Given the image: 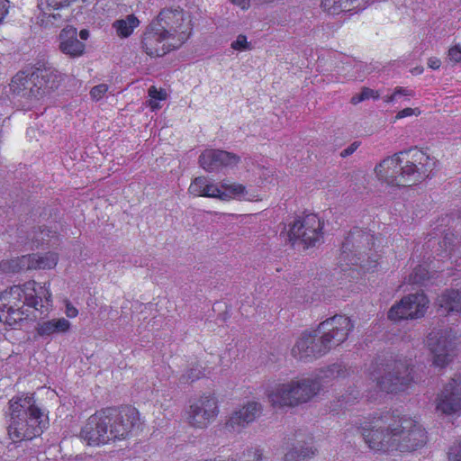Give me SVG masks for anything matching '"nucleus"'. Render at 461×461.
I'll list each match as a JSON object with an SVG mask.
<instances>
[{
    "label": "nucleus",
    "instance_id": "nucleus-6",
    "mask_svg": "<svg viewBox=\"0 0 461 461\" xmlns=\"http://www.w3.org/2000/svg\"><path fill=\"white\" fill-rule=\"evenodd\" d=\"M62 75L51 66L36 68L32 73H17L10 84L11 90L26 99V106H33L39 100L59 86Z\"/></svg>",
    "mask_w": 461,
    "mask_h": 461
},
{
    "label": "nucleus",
    "instance_id": "nucleus-11",
    "mask_svg": "<svg viewBox=\"0 0 461 461\" xmlns=\"http://www.w3.org/2000/svg\"><path fill=\"white\" fill-rule=\"evenodd\" d=\"M351 320L344 315H335L320 323L317 332L321 333V343L329 351L343 343L353 329ZM316 333V331H314Z\"/></svg>",
    "mask_w": 461,
    "mask_h": 461
},
{
    "label": "nucleus",
    "instance_id": "nucleus-19",
    "mask_svg": "<svg viewBox=\"0 0 461 461\" xmlns=\"http://www.w3.org/2000/svg\"><path fill=\"white\" fill-rule=\"evenodd\" d=\"M263 406L260 402H248L239 409L232 411L225 423L228 430L240 432L249 424L254 422L260 416Z\"/></svg>",
    "mask_w": 461,
    "mask_h": 461
},
{
    "label": "nucleus",
    "instance_id": "nucleus-49",
    "mask_svg": "<svg viewBox=\"0 0 461 461\" xmlns=\"http://www.w3.org/2000/svg\"><path fill=\"white\" fill-rule=\"evenodd\" d=\"M429 68H433V69H437L440 67V61L439 59H430L429 60Z\"/></svg>",
    "mask_w": 461,
    "mask_h": 461
},
{
    "label": "nucleus",
    "instance_id": "nucleus-8",
    "mask_svg": "<svg viewBox=\"0 0 461 461\" xmlns=\"http://www.w3.org/2000/svg\"><path fill=\"white\" fill-rule=\"evenodd\" d=\"M374 236L361 229L355 228L342 244L339 256L340 264L360 266L370 271L377 265L379 255L372 253L375 246Z\"/></svg>",
    "mask_w": 461,
    "mask_h": 461
},
{
    "label": "nucleus",
    "instance_id": "nucleus-40",
    "mask_svg": "<svg viewBox=\"0 0 461 461\" xmlns=\"http://www.w3.org/2000/svg\"><path fill=\"white\" fill-rule=\"evenodd\" d=\"M449 59L455 62H461V46H454L448 50Z\"/></svg>",
    "mask_w": 461,
    "mask_h": 461
},
{
    "label": "nucleus",
    "instance_id": "nucleus-30",
    "mask_svg": "<svg viewBox=\"0 0 461 461\" xmlns=\"http://www.w3.org/2000/svg\"><path fill=\"white\" fill-rule=\"evenodd\" d=\"M0 269L5 273H15L22 270H30L28 256L2 260L0 262Z\"/></svg>",
    "mask_w": 461,
    "mask_h": 461
},
{
    "label": "nucleus",
    "instance_id": "nucleus-53",
    "mask_svg": "<svg viewBox=\"0 0 461 461\" xmlns=\"http://www.w3.org/2000/svg\"><path fill=\"white\" fill-rule=\"evenodd\" d=\"M384 102H386V103H393L396 100V97L394 96V94L393 93L390 95H385L384 97Z\"/></svg>",
    "mask_w": 461,
    "mask_h": 461
},
{
    "label": "nucleus",
    "instance_id": "nucleus-55",
    "mask_svg": "<svg viewBox=\"0 0 461 461\" xmlns=\"http://www.w3.org/2000/svg\"><path fill=\"white\" fill-rule=\"evenodd\" d=\"M357 396H358V393H357L353 396V398H354V399H357Z\"/></svg>",
    "mask_w": 461,
    "mask_h": 461
},
{
    "label": "nucleus",
    "instance_id": "nucleus-29",
    "mask_svg": "<svg viewBox=\"0 0 461 461\" xmlns=\"http://www.w3.org/2000/svg\"><path fill=\"white\" fill-rule=\"evenodd\" d=\"M140 23V20L134 14H128L124 18L115 20L112 27L115 30L118 37L128 38Z\"/></svg>",
    "mask_w": 461,
    "mask_h": 461
},
{
    "label": "nucleus",
    "instance_id": "nucleus-10",
    "mask_svg": "<svg viewBox=\"0 0 461 461\" xmlns=\"http://www.w3.org/2000/svg\"><path fill=\"white\" fill-rule=\"evenodd\" d=\"M323 221L313 213L296 220L290 228L289 240L294 246L303 245L304 249L314 247L322 241Z\"/></svg>",
    "mask_w": 461,
    "mask_h": 461
},
{
    "label": "nucleus",
    "instance_id": "nucleus-2",
    "mask_svg": "<svg viewBox=\"0 0 461 461\" xmlns=\"http://www.w3.org/2000/svg\"><path fill=\"white\" fill-rule=\"evenodd\" d=\"M140 427L139 411L132 406L105 408L91 415L80 431V438L89 446L123 440Z\"/></svg>",
    "mask_w": 461,
    "mask_h": 461
},
{
    "label": "nucleus",
    "instance_id": "nucleus-16",
    "mask_svg": "<svg viewBox=\"0 0 461 461\" xmlns=\"http://www.w3.org/2000/svg\"><path fill=\"white\" fill-rule=\"evenodd\" d=\"M142 49L150 57H162L172 50L180 46L175 44L157 24L153 22L147 27L142 36Z\"/></svg>",
    "mask_w": 461,
    "mask_h": 461
},
{
    "label": "nucleus",
    "instance_id": "nucleus-44",
    "mask_svg": "<svg viewBox=\"0 0 461 461\" xmlns=\"http://www.w3.org/2000/svg\"><path fill=\"white\" fill-rule=\"evenodd\" d=\"M360 94L363 96V101L370 99V98H373V99L379 98V95L377 92H375L374 90L367 88V87H364L361 90Z\"/></svg>",
    "mask_w": 461,
    "mask_h": 461
},
{
    "label": "nucleus",
    "instance_id": "nucleus-54",
    "mask_svg": "<svg viewBox=\"0 0 461 461\" xmlns=\"http://www.w3.org/2000/svg\"><path fill=\"white\" fill-rule=\"evenodd\" d=\"M140 3V2L139 1L135 8L133 7V5L130 4V7H131V10H133V11H139V10H140V7H139Z\"/></svg>",
    "mask_w": 461,
    "mask_h": 461
},
{
    "label": "nucleus",
    "instance_id": "nucleus-31",
    "mask_svg": "<svg viewBox=\"0 0 461 461\" xmlns=\"http://www.w3.org/2000/svg\"><path fill=\"white\" fill-rule=\"evenodd\" d=\"M315 451L312 446L295 447L285 455L284 461H304L305 458L312 456Z\"/></svg>",
    "mask_w": 461,
    "mask_h": 461
},
{
    "label": "nucleus",
    "instance_id": "nucleus-27",
    "mask_svg": "<svg viewBox=\"0 0 461 461\" xmlns=\"http://www.w3.org/2000/svg\"><path fill=\"white\" fill-rule=\"evenodd\" d=\"M29 268L31 269H52L59 261V256L54 252L44 254H28Z\"/></svg>",
    "mask_w": 461,
    "mask_h": 461
},
{
    "label": "nucleus",
    "instance_id": "nucleus-34",
    "mask_svg": "<svg viewBox=\"0 0 461 461\" xmlns=\"http://www.w3.org/2000/svg\"><path fill=\"white\" fill-rule=\"evenodd\" d=\"M221 183L220 185L214 184L208 180L205 185V191L203 196L210 198H217L221 200Z\"/></svg>",
    "mask_w": 461,
    "mask_h": 461
},
{
    "label": "nucleus",
    "instance_id": "nucleus-45",
    "mask_svg": "<svg viewBox=\"0 0 461 461\" xmlns=\"http://www.w3.org/2000/svg\"><path fill=\"white\" fill-rule=\"evenodd\" d=\"M56 231H51L48 229L41 230L39 235L35 237L36 242L39 245L45 240V237H53Z\"/></svg>",
    "mask_w": 461,
    "mask_h": 461
},
{
    "label": "nucleus",
    "instance_id": "nucleus-4",
    "mask_svg": "<svg viewBox=\"0 0 461 461\" xmlns=\"http://www.w3.org/2000/svg\"><path fill=\"white\" fill-rule=\"evenodd\" d=\"M436 160L414 149L395 153L375 167L377 179L390 186H411L429 176Z\"/></svg>",
    "mask_w": 461,
    "mask_h": 461
},
{
    "label": "nucleus",
    "instance_id": "nucleus-41",
    "mask_svg": "<svg viewBox=\"0 0 461 461\" xmlns=\"http://www.w3.org/2000/svg\"><path fill=\"white\" fill-rule=\"evenodd\" d=\"M393 94H394V96L396 97V99L401 96L411 97V96H413V95H414L412 90L406 88V87H402V86H397L394 89Z\"/></svg>",
    "mask_w": 461,
    "mask_h": 461
},
{
    "label": "nucleus",
    "instance_id": "nucleus-24",
    "mask_svg": "<svg viewBox=\"0 0 461 461\" xmlns=\"http://www.w3.org/2000/svg\"><path fill=\"white\" fill-rule=\"evenodd\" d=\"M71 328V323L66 318H55L39 322L36 327L37 334L42 338L65 334Z\"/></svg>",
    "mask_w": 461,
    "mask_h": 461
},
{
    "label": "nucleus",
    "instance_id": "nucleus-37",
    "mask_svg": "<svg viewBox=\"0 0 461 461\" xmlns=\"http://www.w3.org/2000/svg\"><path fill=\"white\" fill-rule=\"evenodd\" d=\"M230 46L233 50L240 51L250 50V43L248 42L247 37L243 34H240Z\"/></svg>",
    "mask_w": 461,
    "mask_h": 461
},
{
    "label": "nucleus",
    "instance_id": "nucleus-18",
    "mask_svg": "<svg viewBox=\"0 0 461 461\" xmlns=\"http://www.w3.org/2000/svg\"><path fill=\"white\" fill-rule=\"evenodd\" d=\"M94 0H41L38 4V7L41 10V14L38 16V23L44 27L59 26L63 19V15L60 13H54L58 10H62L65 7L69 6L74 2H81L87 5L93 3Z\"/></svg>",
    "mask_w": 461,
    "mask_h": 461
},
{
    "label": "nucleus",
    "instance_id": "nucleus-7",
    "mask_svg": "<svg viewBox=\"0 0 461 461\" xmlns=\"http://www.w3.org/2000/svg\"><path fill=\"white\" fill-rule=\"evenodd\" d=\"M321 390L312 376L278 383L267 390V397L273 408L294 407L309 402Z\"/></svg>",
    "mask_w": 461,
    "mask_h": 461
},
{
    "label": "nucleus",
    "instance_id": "nucleus-1",
    "mask_svg": "<svg viewBox=\"0 0 461 461\" xmlns=\"http://www.w3.org/2000/svg\"><path fill=\"white\" fill-rule=\"evenodd\" d=\"M357 429L368 447L375 452L413 451L427 440L423 428L416 420L389 411L360 423Z\"/></svg>",
    "mask_w": 461,
    "mask_h": 461
},
{
    "label": "nucleus",
    "instance_id": "nucleus-23",
    "mask_svg": "<svg viewBox=\"0 0 461 461\" xmlns=\"http://www.w3.org/2000/svg\"><path fill=\"white\" fill-rule=\"evenodd\" d=\"M221 201L236 199L253 202L259 200L258 194L254 191L248 190L245 185L240 183L223 180L221 182Z\"/></svg>",
    "mask_w": 461,
    "mask_h": 461
},
{
    "label": "nucleus",
    "instance_id": "nucleus-12",
    "mask_svg": "<svg viewBox=\"0 0 461 461\" xmlns=\"http://www.w3.org/2000/svg\"><path fill=\"white\" fill-rule=\"evenodd\" d=\"M372 378L376 380L380 390L386 393H397L404 390L412 380L409 371V365L405 361H394L387 363L384 374L377 377L372 374Z\"/></svg>",
    "mask_w": 461,
    "mask_h": 461
},
{
    "label": "nucleus",
    "instance_id": "nucleus-3",
    "mask_svg": "<svg viewBox=\"0 0 461 461\" xmlns=\"http://www.w3.org/2000/svg\"><path fill=\"white\" fill-rule=\"evenodd\" d=\"M51 302L50 284L37 285L29 281L22 285H13L0 294V321L16 328L32 317L35 311L43 307L48 309Z\"/></svg>",
    "mask_w": 461,
    "mask_h": 461
},
{
    "label": "nucleus",
    "instance_id": "nucleus-26",
    "mask_svg": "<svg viewBox=\"0 0 461 461\" xmlns=\"http://www.w3.org/2000/svg\"><path fill=\"white\" fill-rule=\"evenodd\" d=\"M348 374L347 369L340 364H334L326 368L319 370L313 376L314 381H318L321 384V390L327 386L331 381L344 377Z\"/></svg>",
    "mask_w": 461,
    "mask_h": 461
},
{
    "label": "nucleus",
    "instance_id": "nucleus-51",
    "mask_svg": "<svg viewBox=\"0 0 461 461\" xmlns=\"http://www.w3.org/2000/svg\"><path fill=\"white\" fill-rule=\"evenodd\" d=\"M158 100L150 98L149 106L151 107L152 110H156V109L159 108V104H158Z\"/></svg>",
    "mask_w": 461,
    "mask_h": 461
},
{
    "label": "nucleus",
    "instance_id": "nucleus-38",
    "mask_svg": "<svg viewBox=\"0 0 461 461\" xmlns=\"http://www.w3.org/2000/svg\"><path fill=\"white\" fill-rule=\"evenodd\" d=\"M447 456L448 461H461V439L451 446Z\"/></svg>",
    "mask_w": 461,
    "mask_h": 461
},
{
    "label": "nucleus",
    "instance_id": "nucleus-50",
    "mask_svg": "<svg viewBox=\"0 0 461 461\" xmlns=\"http://www.w3.org/2000/svg\"><path fill=\"white\" fill-rule=\"evenodd\" d=\"M350 102L353 104H357L363 102V96L361 95V94L356 95L352 96Z\"/></svg>",
    "mask_w": 461,
    "mask_h": 461
},
{
    "label": "nucleus",
    "instance_id": "nucleus-22",
    "mask_svg": "<svg viewBox=\"0 0 461 461\" xmlns=\"http://www.w3.org/2000/svg\"><path fill=\"white\" fill-rule=\"evenodd\" d=\"M86 45L77 39V31L73 26H67L59 35V50L70 57L78 58L85 52Z\"/></svg>",
    "mask_w": 461,
    "mask_h": 461
},
{
    "label": "nucleus",
    "instance_id": "nucleus-32",
    "mask_svg": "<svg viewBox=\"0 0 461 461\" xmlns=\"http://www.w3.org/2000/svg\"><path fill=\"white\" fill-rule=\"evenodd\" d=\"M208 179L204 176L195 177L189 185L188 193L194 196H203Z\"/></svg>",
    "mask_w": 461,
    "mask_h": 461
},
{
    "label": "nucleus",
    "instance_id": "nucleus-36",
    "mask_svg": "<svg viewBox=\"0 0 461 461\" xmlns=\"http://www.w3.org/2000/svg\"><path fill=\"white\" fill-rule=\"evenodd\" d=\"M108 91L109 86L106 84H100L92 87L90 90V96L92 100L98 102L105 95Z\"/></svg>",
    "mask_w": 461,
    "mask_h": 461
},
{
    "label": "nucleus",
    "instance_id": "nucleus-21",
    "mask_svg": "<svg viewBox=\"0 0 461 461\" xmlns=\"http://www.w3.org/2000/svg\"><path fill=\"white\" fill-rule=\"evenodd\" d=\"M309 332H303L292 348V355L298 359L318 357L328 352L321 338Z\"/></svg>",
    "mask_w": 461,
    "mask_h": 461
},
{
    "label": "nucleus",
    "instance_id": "nucleus-13",
    "mask_svg": "<svg viewBox=\"0 0 461 461\" xmlns=\"http://www.w3.org/2000/svg\"><path fill=\"white\" fill-rule=\"evenodd\" d=\"M456 339V334L448 329L434 330L429 334L427 344L435 366L443 367L451 360Z\"/></svg>",
    "mask_w": 461,
    "mask_h": 461
},
{
    "label": "nucleus",
    "instance_id": "nucleus-56",
    "mask_svg": "<svg viewBox=\"0 0 461 461\" xmlns=\"http://www.w3.org/2000/svg\"><path fill=\"white\" fill-rule=\"evenodd\" d=\"M344 401H345L346 402H349V399L345 397V398H344Z\"/></svg>",
    "mask_w": 461,
    "mask_h": 461
},
{
    "label": "nucleus",
    "instance_id": "nucleus-35",
    "mask_svg": "<svg viewBox=\"0 0 461 461\" xmlns=\"http://www.w3.org/2000/svg\"><path fill=\"white\" fill-rule=\"evenodd\" d=\"M203 375V371L199 366L190 368L185 374L182 375L180 381L181 383H191Z\"/></svg>",
    "mask_w": 461,
    "mask_h": 461
},
{
    "label": "nucleus",
    "instance_id": "nucleus-17",
    "mask_svg": "<svg viewBox=\"0 0 461 461\" xmlns=\"http://www.w3.org/2000/svg\"><path fill=\"white\" fill-rule=\"evenodd\" d=\"M240 161L236 154L221 149H205L199 157L200 166L207 172H226Z\"/></svg>",
    "mask_w": 461,
    "mask_h": 461
},
{
    "label": "nucleus",
    "instance_id": "nucleus-46",
    "mask_svg": "<svg viewBox=\"0 0 461 461\" xmlns=\"http://www.w3.org/2000/svg\"><path fill=\"white\" fill-rule=\"evenodd\" d=\"M9 12V1L0 0V23L5 19Z\"/></svg>",
    "mask_w": 461,
    "mask_h": 461
},
{
    "label": "nucleus",
    "instance_id": "nucleus-33",
    "mask_svg": "<svg viewBox=\"0 0 461 461\" xmlns=\"http://www.w3.org/2000/svg\"><path fill=\"white\" fill-rule=\"evenodd\" d=\"M429 278V271L422 266H418L411 274L409 282L412 284H421Z\"/></svg>",
    "mask_w": 461,
    "mask_h": 461
},
{
    "label": "nucleus",
    "instance_id": "nucleus-47",
    "mask_svg": "<svg viewBox=\"0 0 461 461\" xmlns=\"http://www.w3.org/2000/svg\"><path fill=\"white\" fill-rule=\"evenodd\" d=\"M359 147V143L355 141L353 142L352 144H350L347 149H345L342 152H341V156L342 157H347V156H349L351 155L352 153H354L357 149Z\"/></svg>",
    "mask_w": 461,
    "mask_h": 461
},
{
    "label": "nucleus",
    "instance_id": "nucleus-48",
    "mask_svg": "<svg viewBox=\"0 0 461 461\" xmlns=\"http://www.w3.org/2000/svg\"><path fill=\"white\" fill-rule=\"evenodd\" d=\"M232 4L240 6L242 10L249 7L250 0H230Z\"/></svg>",
    "mask_w": 461,
    "mask_h": 461
},
{
    "label": "nucleus",
    "instance_id": "nucleus-43",
    "mask_svg": "<svg viewBox=\"0 0 461 461\" xmlns=\"http://www.w3.org/2000/svg\"><path fill=\"white\" fill-rule=\"evenodd\" d=\"M65 313L68 318H75L78 314V310L69 302L65 301Z\"/></svg>",
    "mask_w": 461,
    "mask_h": 461
},
{
    "label": "nucleus",
    "instance_id": "nucleus-52",
    "mask_svg": "<svg viewBox=\"0 0 461 461\" xmlns=\"http://www.w3.org/2000/svg\"><path fill=\"white\" fill-rule=\"evenodd\" d=\"M79 36H80V38H81L82 40H85V41H86V40H87V39H88V37H89V32H88L87 30H86V29H83V30H81V31H80V32H79Z\"/></svg>",
    "mask_w": 461,
    "mask_h": 461
},
{
    "label": "nucleus",
    "instance_id": "nucleus-28",
    "mask_svg": "<svg viewBox=\"0 0 461 461\" xmlns=\"http://www.w3.org/2000/svg\"><path fill=\"white\" fill-rule=\"evenodd\" d=\"M437 304L447 312H461V291L451 290L442 293L437 300Z\"/></svg>",
    "mask_w": 461,
    "mask_h": 461
},
{
    "label": "nucleus",
    "instance_id": "nucleus-15",
    "mask_svg": "<svg viewBox=\"0 0 461 461\" xmlns=\"http://www.w3.org/2000/svg\"><path fill=\"white\" fill-rule=\"evenodd\" d=\"M429 306V299L423 293L408 294L393 304L388 318L392 321L419 319L425 315Z\"/></svg>",
    "mask_w": 461,
    "mask_h": 461
},
{
    "label": "nucleus",
    "instance_id": "nucleus-20",
    "mask_svg": "<svg viewBox=\"0 0 461 461\" xmlns=\"http://www.w3.org/2000/svg\"><path fill=\"white\" fill-rule=\"evenodd\" d=\"M436 409L447 415L461 411V381L452 379L437 398Z\"/></svg>",
    "mask_w": 461,
    "mask_h": 461
},
{
    "label": "nucleus",
    "instance_id": "nucleus-9",
    "mask_svg": "<svg viewBox=\"0 0 461 461\" xmlns=\"http://www.w3.org/2000/svg\"><path fill=\"white\" fill-rule=\"evenodd\" d=\"M152 22L179 46L187 41L192 32L190 15L182 9L162 10Z\"/></svg>",
    "mask_w": 461,
    "mask_h": 461
},
{
    "label": "nucleus",
    "instance_id": "nucleus-14",
    "mask_svg": "<svg viewBox=\"0 0 461 461\" xmlns=\"http://www.w3.org/2000/svg\"><path fill=\"white\" fill-rule=\"evenodd\" d=\"M218 414L216 397L212 394H203L191 402L186 418L191 426L203 429L211 424Z\"/></svg>",
    "mask_w": 461,
    "mask_h": 461
},
{
    "label": "nucleus",
    "instance_id": "nucleus-39",
    "mask_svg": "<svg viewBox=\"0 0 461 461\" xmlns=\"http://www.w3.org/2000/svg\"><path fill=\"white\" fill-rule=\"evenodd\" d=\"M149 95L152 99L165 100L167 98V93L163 89H157L155 86H151L149 89Z\"/></svg>",
    "mask_w": 461,
    "mask_h": 461
},
{
    "label": "nucleus",
    "instance_id": "nucleus-5",
    "mask_svg": "<svg viewBox=\"0 0 461 461\" xmlns=\"http://www.w3.org/2000/svg\"><path fill=\"white\" fill-rule=\"evenodd\" d=\"M9 411L7 430L14 442L39 437L49 425L47 414L35 404L32 396L14 397L9 402Z\"/></svg>",
    "mask_w": 461,
    "mask_h": 461
},
{
    "label": "nucleus",
    "instance_id": "nucleus-42",
    "mask_svg": "<svg viewBox=\"0 0 461 461\" xmlns=\"http://www.w3.org/2000/svg\"><path fill=\"white\" fill-rule=\"evenodd\" d=\"M419 109H412V108H404L398 112L396 114V119H402L411 115H419L420 114Z\"/></svg>",
    "mask_w": 461,
    "mask_h": 461
},
{
    "label": "nucleus",
    "instance_id": "nucleus-25",
    "mask_svg": "<svg viewBox=\"0 0 461 461\" xmlns=\"http://www.w3.org/2000/svg\"><path fill=\"white\" fill-rule=\"evenodd\" d=\"M321 6L324 12L335 15L341 12L364 9L366 2L364 0H321Z\"/></svg>",
    "mask_w": 461,
    "mask_h": 461
}]
</instances>
